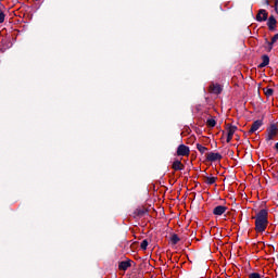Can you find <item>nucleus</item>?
<instances>
[{"label": "nucleus", "mask_w": 278, "mask_h": 278, "mask_svg": "<svg viewBox=\"0 0 278 278\" xmlns=\"http://www.w3.org/2000/svg\"><path fill=\"white\" fill-rule=\"evenodd\" d=\"M256 233H264L266 227H268V210L263 208L254 217Z\"/></svg>", "instance_id": "nucleus-1"}, {"label": "nucleus", "mask_w": 278, "mask_h": 278, "mask_svg": "<svg viewBox=\"0 0 278 278\" xmlns=\"http://www.w3.org/2000/svg\"><path fill=\"white\" fill-rule=\"evenodd\" d=\"M266 142L267 144H273V140L278 137V127L277 124H270L267 128Z\"/></svg>", "instance_id": "nucleus-2"}, {"label": "nucleus", "mask_w": 278, "mask_h": 278, "mask_svg": "<svg viewBox=\"0 0 278 278\" xmlns=\"http://www.w3.org/2000/svg\"><path fill=\"white\" fill-rule=\"evenodd\" d=\"M223 155L218 152H208L206 153V162H220Z\"/></svg>", "instance_id": "nucleus-3"}, {"label": "nucleus", "mask_w": 278, "mask_h": 278, "mask_svg": "<svg viewBox=\"0 0 278 278\" xmlns=\"http://www.w3.org/2000/svg\"><path fill=\"white\" fill-rule=\"evenodd\" d=\"M177 155L181 157H187L188 155H190V148L186 144H180L177 148Z\"/></svg>", "instance_id": "nucleus-4"}, {"label": "nucleus", "mask_w": 278, "mask_h": 278, "mask_svg": "<svg viewBox=\"0 0 278 278\" xmlns=\"http://www.w3.org/2000/svg\"><path fill=\"white\" fill-rule=\"evenodd\" d=\"M227 139L226 142H231V140H233V134H236V131H238V126H233V125H227Z\"/></svg>", "instance_id": "nucleus-5"}, {"label": "nucleus", "mask_w": 278, "mask_h": 278, "mask_svg": "<svg viewBox=\"0 0 278 278\" xmlns=\"http://www.w3.org/2000/svg\"><path fill=\"white\" fill-rule=\"evenodd\" d=\"M267 27L269 31H275L277 29V20L274 15L269 16L267 20Z\"/></svg>", "instance_id": "nucleus-6"}, {"label": "nucleus", "mask_w": 278, "mask_h": 278, "mask_svg": "<svg viewBox=\"0 0 278 278\" xmlns=\"http://www.w3.org/2000/svg\"><path fill=\"white\" fill-rule=\"evenodd\" d=\"M256 21L258 23H263V21H268V12L266 10L261 9L256 15Z\"/></svg>", "instance_id": "nucleus-7"}, {"label": "nucleus", "mask_w": 278, "mask_h": 278, "mask_svg": "<svg viewBox=\"0 0 278 278\" xmlns=\"http://www.w3.org/2000/svg\"><path fill=\"white\" fill-rule=\"evenodd\" d=\"M208 92L212 94H220V92H223V87L219 84H212L208 87Z\"/></svg>", "instance_id": "nucleus-8"}, {"label": "nucleus", "mask_w": 278, "mask_h": 278, "mask_svg": "<svg viewBox=\"0 0 278 278\" xmlns=\"http://www.w3.org/2000/svg\"><path fill=\"white\" fill-rule=\"evenodd\" d=\"M262 125H264V122L262 119H256L255 122H253L249 134H255V131H257V129H260V127H262Z\"/></svg>", "instance_id": "nucleus-9"}, {"label": "nucleus", "mask_w": 278, "mask_h": 278, "mask_svg": "<svg viewBox=\"0 0 278 278\" xmlns=\"http://www.w3.org/2000/svg\"><path fill=\"white\" fill-rule=\"evenodd\" d=\"M203 181H204V184H206L207 186H214V184H216V181H218V177H214V176H203Z\"/></svg>", "instance_id": "nucleus-10"}, {"label": "nucleus", "mask_w": 278, "mask_h": 278, "mask_svg": "<svg viewBox=\"0 0 278 278\" xmlns=\"http://www.w3.org/2000/svg\"><path fill=\"white\" fill-rule=\"evenodd\" d=\"M227 212V206L218 205L213 210L214 216H223Z\"/></svg>", "instance_id": "nucleus-11"}, {"label": "nucleus", "mask_w": 278, "mask_h": 278, "mask_svg": "<svg viewBox=\"0 0 278 278\" xmlns=\"http://www.w3.org/2000/svg\"><path fill=\"white\" fill-rule=\"evenodd\" d=\"M128 268H131V260L118 263V270H127Z\"/></svg>", "instance_id": "nucleus-12"}, {"label": "nucleus", "mask_w": 278, "mask_h": 278, "mask_svg": "<svg viewBox=\"0 0 278 278\" xmlns=\"http://www.w3.org/2000/svg\"><path fill=\"white\" fill-rule=\"evenodd\" d=\"M270 64V58L266 54L262 56V63L258 65V68H264Z\"/></svg>", "instance_id": "nucleus-13"}, {"label": "nucleus", "mask_w": 278, "mask_h": 278, "mask_svg": "<svg viewBox=\"0 0 278 278\" xmlns=\"http://www.w3.org/2000/svg\"><path fill=\"white\" fill-rule=\"evenodd\" d=\"M172 168L174 170H184L186 166L184 165V163H181V161H174Z\"/></svg>", "instance_id": "nucleus-14"}, {"label": "nucleus", "mask_w": 278, "mask_h": 278, "mask_svg": "<svg viewBox=\"0 0 278 278\" xmlns=\"http://www.w3.org/2000/svg\"><path fill=\"white\" fill-rule=\"evenodd\" d=\"M278 40V33L276 35H274V37L271 38L270 41H268V39H266V42L268 45V51H273V45H275V42H277Z\"/></svg>", "instance_id": "nucleus-15"}, {"label": "nucleus", "mask_w": 278, "mask_h": 278, "mask_svg": "<svg viewBox=\"0 0 278 278\" xmlns=\"http://www.w3.org/2000/svg\"><path fill=\"white\" fill-rule=\"evenodd\" d=\"M263 91L266 97H273L275 94V90L270 88H263Z\"/></svg>", "instance_id": "nucleus-16"}, {"label": "nucleus", "mask_w": 278, "mask_h": 278, "mask_svg": "<svg viewBox=\"0 0 278 278\" xmlns=\"http://www.w3.org/2000/svg\"><path fill=\"white\" fill-rule=\"evenodd\" d=\"M207 127H216V119L210 118L206 121Z\"/></svg>", "instance_id": "nucleus-17"}, {"label": "nucleus", "mask_w": 278, "mask_h": 278, "mask_svg": "<svg viewBox=\"0 0 278 278\" xmlns=\"http://www.w3.org/2000/svg\"><path fill=\"white\" fill-rule=\"evenodd\" d=\"M197 149L200 153H205L207 151V148H205L204 146H202L201 143L197 144Z\"/></svg>", "instance_id": "nucleus-18"}, {"label": "nucleus", "mask_w": 278, "mask_h": 278, "mask_svg": "<svg viewBox=\"0 0 278 278\" xmlns=\"http://www.w3.org/2000/svg\"><path fill=\"white\" fill-rule=\"evenodd\" d=\"M179 236L177 235H173L172 238H170V242L172 244H177L179 242Z\"/></svg>", "instance_id": "nucleus-19"}, {"label": "nucleus", "mask_w": 278, "mask_h": 278, "mask_svg": "<svg viewBox=\"0 0 278 278\" xmlns=\"http://www.w3.org/2000/svg\"><path fill=\"white\" fill-rule=\"evenodd\" d=\"M144 214H146V211L142 208H137L135 211V216H144Z\"/></svg>", "instance_id": "nucleus-20"}, {"label": "nucleus", "mask_w": 278, "mask_h": 278, "mask_svg": "<svg viewBox=\"0 0 278 278\" xmlns=\"http://www.w3.org/2000/svg\"><path fill=\"white\" fill-rule=\"evenodd\" d=\"M147 247H149V241L147 239H144L141 242L140 248L142 249V251H147Z\"/></svg>", "instance_id": "nucleus-21"}, {"label": "nucleus", "mask_w": 278, "mask_h": 278, "mask_svg": "<svg viewBox=\"0 0 278 278\" xmlns=\"http://www.w3.org/2000/svg\"><path fill=\"white\" fill-rule=\"evenodd\" d=\"M249 278H262V276L258 273H252L249 275Z\"/></svg>", "instance_id": "nucleus-22"}, {"label": "nucleus", "mask_w": 278, "mask_h": 278, "mask_svg": "<svg viewBox=\"0 0 278 278\" xmlns=\"http://www.w3.org/2000/svg\"><path fill=\"white\" fill-rule=\"evenodd\" d=\"M5 22V13L2 11V13H0V24Z\"/></svg>", "instance_id": "nucleus-23"}, {"label": "nucleus", "mask_w": 278, "mask_h": 278, "mask_svg": "<svg viewBox=\"0 0 278 278\" xmlns=\"http://www.w3.org/2000/svg\"><path fill=\"white\" fill-rule=\"evenodd\" d=\"M275 149L276 151H278V142L275 144Z\"/></svg>", "instance_id": "nucleus-24"}, {"label": "nucleus", "mask_w": 278, "mask_h": 278, "mask_svg": "<svg viewBox=\"0 0 278 278\" xmlns=\"http://www.w3.org/2000/svg\"><path fill=\"white\" fill-rule=\"evenodd\" d=\"M277 4H278V0H275V7H277Z\"/></svg>", "instance_id": "nucleus-25"}, {"label": "nucleus", "mask_w": 278, "mask_h": 278, "mask_svg": "<svg viewBox=\"0 0 278 278\" xmlns=\"http://www.w3.org/2000/svg\"><path fill=\"white\" fill-rule=\"evenodd\" d=\"M3 13V9L0 7V14Z\"/></svg>", "instance_id": "nucleus-26"}, {"label": "nucleus", "mask_w": 278, "mask_h": 278, "mask_svg": "<svg viewBox=\"0 0 278 278\" xmlns=\"http://www.w3.org/2000/svg\"><path fill=\"white\" fill-rule=\"evenodd\" d=\"M266 4H267V5H270V2L267 0V1H266Z\"/></svg>", "instance_id": "nucleus-27"}, {"label": "nucleus", "mask_w": 278, "mask_h": 278, "mask_svg": "<svg viewBox=\"0 0 278 278\" xmlns=\"http://www.w3.org/2000/svg\"><path fill=\"white\" fill-rule=\"evenodd\" d=\"M0 1H3V0H0Z\"/></svg>", "instance_id": "nucleus-28"}]
</instances>
